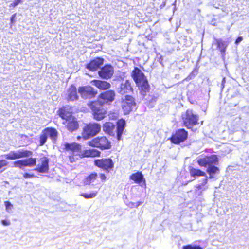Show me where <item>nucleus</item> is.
I'll list each match as a JSON object with an SVG mask.
<instances>
[{
	"label": "nucleus",
	"instance_id": "423d86ee",
	"mask_svg": "<svg viewBox=\"0 0 249 249\" xmlns=\"http://www.w3.org/2000/svg\"><path fill=\"white\" fill-rule=\"evenodd\" d=\"M182 118L184 125L188 128L196 124L198 119V117L194 114L192 110L189 109L182 115Z\"/></svg>",
	"mask_w": 249,
	"mask_h": 249
},
{
	"label": "nucleus",
	"instance_id": "cd10ccee",
	"mask_svg": "<svg viewBox=\"0 0 249 249\" xmlns=\"http://www.w3.org/2000/svg\"><path fill=\"white\" fill-rule=\"evenodd\" d=\"M216 43H217L218 47L219 48V49L221 51V52H224L225 51V49L228 45V43L226 42L223 41L221 39H217Z\"/></svg>",
	"mask_w": 249,
	"mask_h": 249
},
{
	"label": "nucleus",
	"instance_id": "393cba45",
	"mask_svg": "<svg viewBox=\"0 0 249 249\" xmlns=\"http://www.w3.org/2000/svg\"><path fill=\"white\" fill-rule=\"evenodd\" d=\"M47 136L52 140L55 139L57 135V131L53 128H47L44 129Z\"/></svg>",
	"mask_w": 249,
	"mask_h": 249
},
{
	"label": "nucleus",
	"instance_id": "dca6fc26",
	"mask_svg": "<svg viewBox=\"0 0 249 249\" xmlns=\"http://www.w3.org/2000/svg\"><path fill=\"white\" fill-rule=\"evenodd\" d=\"M103 62L104 59L103 58L99 57L96 58L88 64L86 66V68L90 71H95L103 65Z\"/></svg>",
	"mask_w": 249,
	"mask_h": 249
},
{
	"label": "nucleus",
	"instance_id": "72a5a7b5",
	"mask_svg": "<svg viewBox=\"0 0 249 249\" xmlns=\"http://www.w3.org/2000/svg\"><path fill=\"white\" fill-rule=\"evenodd\" d=\"M14 166L15 167H18L19 168H22L25 166V163L23 160H20L14 162Z\"/></svg>",
	"mask_w": 249,
	"mask_h": 249
},
{
	"label": "nucleus",
	"instance_id": "f704fd0d",
	"mask_svg": "<svg viewBox=\"0 0 249 249\" xmlns=\"http://www.w3.org/2000/svg\"><path fill=\"white\" fill-rule=\"evenodd\" d=\"M5 205L7 212L10 213L13 208V205L9 201H5Z\"/></svg>",
	"mask_w": 249,
	"mask_h": 249
},
{
	"label": "nucleus",
	"instance_id": "ddd939ff",
	"mask_svg": "<svg viewBox=\"0 0 249 249\" xmlns=\"http://www.w3.org/2000/svg\"><path fill=\"white\" fill-rule=\"evenodd\" d=\"M197 163L200 166L206 167L207 166H213V164H217L218 158L215 155H212L209 157H205L203 158L199 159Z\"/></svg>",
	"mask_w": 249,
	"mask_h": 249
},
{
	"label": "nucleus",
	"instance_id": "7c9ffc66",
	"mask_svg": "<svg viewBox=\"0 0 249 249\" xmlns=\"http://www.w3.org/2000/svg\"><path fill=\"white\" fill-rule=\"evenodd\" d=\"M48 137V136L44 130L40 136V145L41 146L45 144V143L46 142Z\"/></svg>",
	"mask_w": 249,
	"mask_h": 249
},
{
	"label": "nucleus",
	"instance_id": "1a4fd4ad",
	"mask_svg": "<svg viewBox=\"0 0 249 249\" xmlns=\"http://www.w3.org/2000/svg\"><path fill=\"white\" fill-rule=\"evenodd\" d=\"M188 132L184 129L177 130L170 138V140L174 144H179L183 142L187 138Z\"/></svg>",
	"mask_w": 249,
	"mask_h": 249
},
{
	"label": "nucleus",
	"instance_id": "58836bf2",
	"mask_svg": "<svg viewBox=\"0 0 249 249\" xmlns=\"http://www.w3.org/2000/svg\"><path fill=\"white\" fill-rule=\"evenodd\" d=\"M1 223L4 226H9L10 225V222L6 220H2Z\"/></svg>",
	"mask_w": 249,
	"mask_h": 249
},
{
	"label": "nucleus",
	"instance_id": "b1692460",
	"mask_svg": "<svg viewBox=\"0 0 249 249\" xmlns=\"http://www.w3.org/2000/svg\"><path fill=\"white\" fill-rule=\"evenodd\" d=\"M65 148L67 150H71L74 152H78L80 150L81 146L76 143H65Z\"/></svg>",
	"mask_w": 249,
	"mask_h": 249
},
{
	"label": "nucleus",
	"instance_id": "37998d69",
	"mask_svg": "<svg viewBox=\"0 0 249 249\" xmlns=\"http://www.w3.org/2000/svg\"><path fill=\"white\" fill-rule=\"evenodd\" d=\"M205 177L206 178L203 179V181H202V184L204 186L205 185V184H207V181H208V179H207V177L206 176Z\"/></svg>",
	"mask_w": 249,
	"mask_h": 249
},
{
	"label": "nucleus",
	"instance_id": "9d476101",
	"mask_svg": "<svg viewBox=\"0 0 249 249\" xmlns=\"http://www.w3.org/2000/svg\"><path fill=\"white\" fill-rule=\"evenodd\" d=\"M79 93L84 99H90L94 97L97 93V91L90 86H84L79 88Z\"/></svg>",
	"mask_w": 249,
	"mask_h": 249
},
{
	"label": "nucleus",
	"instance_id": "7ed1b4c3",
	"mask_svg": "<svg viewBox=\"0 0 249 249\" xmlns=\"http://www.w3.org/2000/svg\"><path fill=\"white\" fill-rule=\"evenodd\" d=\"M87 145L101 150L109 149L111 147L110 142L105 136L97 137L88 142Z\"/></svg>",
	"mask_w": 249,
	"mask_h": 249
},
{
	"label": "nucleus",
	"instance_id": "79ce46f5",
	"mask_svg": "<svg viewBox=\"0 0 249 249\" xmlns=\"http://www.w3.org/2000/svg\"><path fill=\"white\" fill-rule=\"evenodd\" d=\"M204 186H203V185L201 184H198L196 186V188L198 189V190H200V189H203V190H205L206 189V188H203Z\"/></svg>",
	"mask_w": 249,
	"mask_h": 249
},
{
	"label": "nucleus",
	"instance_id": "ea45409f",
	"mask_svg": "<svg viewBox=\"0 0 249 249\" xmlns=\"http://www.w3.org/2000/svg\"><path fill=\"white\" fill-rule=\"evenodd\" d=\"M100 178L102 181H105L106 180L107 177L104 174H100Z\"/></svg>",
	"mask_w": 249,
	"mask_h": 249
},
{
	"label": "nucleus",
	"instance_id": "9b49d317",
	"mask_svg": "<svg viewBox=\"0 0 249 249\" xmlns=\"http://www.w3.org/2000/svg\"><path fill=\"white\" fill-rule=\"evenodd\" d=\"M94 164L97 167L109 172V170L114 166V163L110 158H106L96 160Z\"/></svg>",
	"mask_w": 249,
	"mask_h": 249
},
{
	"label": "nucleus",
	"instance_id": "de8ad7c7",
	"mask_svg": "<svg viewBox=\"0 0 249 249\" xmlns=\"http://www.w3.org/2000/svg\"><path fill=\"white\" fill-rule=\"evenodd\" d=\"M209 175H210L209 178H213V174H209Z\"/></svg>",
	"mask_w": 249,
	"mask_h": 249
},
{
	"label": "nucleus",
	"instance_id": "2eb2a0df",
	"mask_svg": "<svg viewBox=\"0 0 249 249\" xmlns=\"http://www.w3.org/2000/svg\"><path fill=\"white\" fill-rule=\"evenodd\" d=\"M132 90L133 89L131 83L127 80L122 81L117 89V92L122 95L129 93L131 92Z\"/></svg>",
	"mask_w": 249,
	"mask_h": 249
},
{
	"label": "nucleus",
	"instance_id": "c85d7f7f",
	"mask_svg": "<svg viewBox=\"0 0 249 249\" xmlns=\"http://www.w3.org/2000/svg\"><path fill=\"white\" fill-rule=\"evenodd\" d=\"M23 160L25 166L32 167L35 165L36 162V158H30Z\"/></svg>",
	"mask_w": 249,
	"mask_h": 249
},
{
	"label": "nucleus",
	"instance_id": "e433bc0d",
	"mask_svg": "<svg viewBox=\"0 0 249 249\" xmlns=\"http://www.w3.org/2000/svg\"><path fill=\"white\" fill-rule=\"evenodd\" d=\"M20 2H21V0H15L11 4V6L15 7Z\"/></svg>",
	"mask_w": 249,
	"mask_h": 249
},
{
	"label": "nucleus",
	"instance_id": "2f4dec72",
	"mask_svg": "<svg viewBox=\"0 0 249 249\" xmlns=\"http://www.w3.org/2000/svg\"><path fill=\"white\" fill-rule=\"evenodd\" d=\"M97 194V191H92L90 193H82L81 195L84 198L88 199L95 197L96 196Z\"/></svg>",
	"mask_w": 249,
	"mask_h": 249
},
{
	"label": "nucleus",
	"instance_id": "a211bd4d",
	"mask_svg": "<svg viewBox=\"0 0 249 249\" xmlns=\"http://www.w3.org/2000/svg\"><path fill=\"white\" fill-rule=\"evenodd\" d=\"M103 131L110 135H114L116 132V126L111 122H106L103 126Z\"/></svg>",
	"mask_w": 249,
	"mask_h": 249
},
{
	"label": "nucleus",
	"instance_id": "6ab92c4d",
	"mask_svg": "<svg viewBox=\"0 0 249 249\" xmlns=\"http://www.w3.org/2000/svg\"><path fill=\"white\" fill-rule=\"evenodd\" d=\"M93 85L95 86L98 89L101 90H106L110 88L111 85L110 83L107 81L101 80H93L91 81Z\"/></svg>",
	"mask_w": 249,
	"mask_h": 249
},
{
	"label": "nucleus",
	"instance_id": "4c0bfd02",
	"mask_svg": "<svg viewBox=\"0 0 249 249\" xmlns=\"http://www.w3.org/2000/svg\"><path fill=\"white\" fill-rule=\"evenodd\" d=\"M23 177H24V178H33V177H34L35 176H34V174H29V173H25L23 175Z\"/></svg>",
	"mask_w": 249,
	"mask_h": 249
},
{
	"label": "nucleus",
	"instance_id": "49530a36",
	"mask_svg": "<svg viewBox=\"0 0 249 249\" xmlns=\"http://www.w3.org/2000/svg\"><path fill=\"white\" fill-rule=\"evenodd\" d=\"M69 159H70V160H71V162H73V157H71V156H70L69 157Z\"/></svg>",
	"mask_w": 249,
	"mask_h": 249
},
{
	"label": "nucleus",
	"instance_id": "f257e3e1",
	"mask_svg": "<svg viewBox=\"0 0 249 249\" xmlns=\"http://www.w3.org/2000/svg\"><path fill=\"white\" fill-rule=\"evenodd\" d=\"M71 108L68 107H64L59 110V115L62 119L65 120L63 124L68 122L67 127L68 129L72 132L76 130L78 127V124L76 119L71 115Z\"/></svg>",
	"mask_w": 249,
	"mask_h": 249
},
{
	"label": "nucleus",
	"instance_id": "20e7f679",
	"mask_svg": "<svg viewBox=\"0 0 249 249\" xmlns=\"http://www.w3.org/2000/svg\"><path fill=\"white\" fill-rule=\"evenodd\" d=\"M102 101L92 102L90 103L89 107L92 110L94 119L96 120H101L104 118L106 111L103 107Z\"/></svg>",
	"mask_w": 249,
	"mask_h": 249
},
{
	"label": "nucleus",
	"instance_id": "4be33fe9",
	"mask_svg": "<svg viewBox=\"0 0 249 249\" xmlns=\"http://www.w3.org/2000/svg\"><path fill=\"white\" fill-rule=\"evenodd\" d=\"M100 154V151L96 149H92L84 151L82 153V156L84 157H94L96 156H99Z\"/></svg>",
	"mask_w": 249,
	"mask_h": 249
},
{
	"label": "nucleus",
	"instance_id": "f03ea898",
	"mask_svg": "<svg viewBox=\"0 0 249 249\" xmlns=\"http://www.w3.org/2000/svg\"><path fill=\"white\" fill-rule=\"evenodd\" d=\"M131 76L140 90L144 92L149 90V85L148 81L144 74L139 68L137 67L134 68L132 71Z\"/></svg>",
	"mask_w": 249,
	"mask_h": 249
},
{
	"label": "nucleus",
	"instance_id": "a18cd8bd",
	"mask_svg": "<svg viewBox=\"0 0 249 249\" xmlns=\"http://www.w3.org/2000/svg\"><path fill=\"white\" fill-rule=\"evenodd\" d=\"M225 83V78H223V80H222V88L224 87V84Z\"/></svg>",
	"mask_w": 249,
	"mask_h": 249
},
{
	"label": "nucleus",
	"instance_id": "f8f14e48",
	"mask_svg": "<svg viewBox=\"0 0 249 249\" xmlns=\"http://www.w3.org/2000/svg\"><path fill=\"white\" fill-rule=\"evenodd\" d=\"M34 170L41 173H47L49 170V159L46 157L40 158Z\"/></svg>",
	"mask_w": 249,
	"mask_h": 249
},
{
	"label": "nucleus",
	"instance_id": "473e14b6",
	"mask_svg": "<svg viewBox=\"0 0 249 249\" xmlns=\"http://www.w3.org/2000/svg\"><path fill=\"white\" fill-rule=\"evenodd\" d=\"M8 162L5 160H0V173L2 172L5 169V167L8 165Z\"/></svg>",
	"mask_w": 249,
	"mask_h": 249
},
{
	"label": "nucleus",
	"instance_id": "f3484780",
	"mask_svg": "<svg viewBox=\"0 0 249 249\" xmlns=\"http://www.w3.org/2000/svg\"><path fill=\"white\" fill-rule=\"evenodd\" d=\"M115 93L114 91L110 90L102 93L100 95V99L106 102H111L114 100Z\"/></svg>",
	"mask_w": 249,
	"mask_h": 249
},
{
	"label": "nucleus",
	"instance_id": "09e8293b",
	"mask_svg": "<svg viewBox=\"0 0 249 249\" xmlns=\"http://www.w3.org/2000/svg\"><path fill=\"white\" fill-rule=\"evenodd\" d=\"M141 203L140 202H139L138 204L137 205V206H138L140 205Z\"/></svg>",
	"mask_w": 249,
	"mask_h": 249
},
{
	"label": "nucleus",
	"instance_id": "5701e85b",
	"mask_svg": "<svg viewBox=\"0 0 249 249\" xmlns=\"http://www.w3.org/2000/svg\"><path fill=\"white\" fill-rule=\"evenodd\" d=\"M130 179L134 180L136 183H140L142 181L144 180L143 176L140 172L132 174L130 177Z\"/></svg>",
	"mask_w": 249,
	"mask_h": 249
},
{
	"label": "nucleus",
	"instance_id": "412c9836",
	"mask_svg": "<svg viewBox=\"0 0 249 249\" xmlns=\"http://www.w3.org/2000/svg\"><path fill=\"white\" fill-rule=\"evenodd\" d=\"M67 94V99L68 101H74L77 100L78 98L76 88L73 85H71L69 89Z\"/></svg>",
	"mask_w": 249,
	"mask_h": 249
},
{
	"label": "nucleus",
	"instance_id": "a878e982",
	"mask_svg": "<svg viewBox=\"0 0 249 249\" xmlns=\"http://www.w3.org/2000/svg\"><path fill=\"white\" fill-rule=\"evenodd\" d=\"M190 175L192 177H198V176H203L206 177V174L205 172L201 171L199 169H196L195 168H192L190 170Z\"/></svg>",
	"mask_w": 249,
	"mask_h": 249
},
{
	"label": "nucleus",
	"instance_id": "6e6552de",
	"mask_svg": "<svg viewBox=\"0 0 249 249\" xmlns=\"http://www.w3.org/2000/svg\"><path fill=\"white\" fill-rule=\"evenodd\" d=\"M122 107L125 114L129 113L135 107L136 103L134 98L130 95H126L122 98Z\"/></svg>",
	"mask_w": 249,
	"mask_h": 249
},
{
	"label": "nucleus",
	"instance_id": "c756f323",
	"mask_svg": "<svg viewBox=\"0 0 249 249\" xmlns=\"http://www.w3.org/2000/svg\"><path fill=\"white\" fill-rule=\"evenodd\" d=\"M207 172L209 174L214 175L218 173L219 172V168L215 166H210L207 169Z\"/></svg>",
	"mask_w": 249,
	"mask_h": 249
},
{
	"label": "nucleus",
	"instance_id": "a19ab883",
	"mask_svg": "<svg viewBox=\"0 0 249 249\" xmlns=\"http://www.w3.org/2000/svg\"><path fill=\"white\" fill-rule=\"evenodd\" d=\"M243 40V37H241V36H240V37H238L236 41H235V43L236 44H238L239 42H240L242 40Z\"/></svg>",
	"mask_w": 249,
	"mask_h": 249
},
{
	"label": "nucleus",
	"instance_id": "aec40b11",
	"mask_svg": "<svg viewBox=\"0 0 249 249\" xmlns=\"http://www.w3.org/2000/svg\"><path fill=\"white\" fill-rule=\"evenodd\" d=\"M125 122L124 120L120 119L117 122V126L116 128L117 137L118 140H121L122 135L125 127Z\"/></svg>",
	"mask_w": 249,
	"mask_h": 249
},
{
	"label": "nucleus",
	"instance_id": "4468645a",
	"mask_svg": "<svg viewBox=\"0 0 249 249\" xmlns=\"http://www.w3.org/2000/svg\"><path fill=\"white\" fill-rule=\"evenodd\" d=\"M98 73L101 78L108 79L113 75L114 69L111 65H106L99 71Z\"/></svg>",
	"mask_w": 249,
	"mask_h": 249
},
{
	"label": "nucleus",
	"instance_id": "0eeeda50",
	"mask_svg": "<svg viewBox=\"0 0 249 249\" xmlns=\"http://www.w3.org/2000/svg\"><path fill=\"white\" fill-rule=\"evenodd\" d=\"M33 153L31 151L19 149L17 151H11L9 153L5 154L4 157L7 160H13L22 158H27L31 156Z\"/></svg>",
	"mask_w": 249,
	"mask_h": 249
},
{
	"label": "nucleus",
	"instance_id": "39448f33",
	"mask_svg": "<svg viewBox=\"0 0 249 249\" xmlns=\"http://www.w3.org/2000/svg\"><path fill=\"white\" fill-rule=\"evenodd\" d=\"M101 130V125L96 123H89L83 128L82 134L84 140H87L97 134Z\"/></svg>",
	"mask_w": 249,
	"mask_h": 249
},
{
	"label": "nucleus",
	"instance_id": "c9c22d12",
	"mask_svg": "<svg viewBox=\"0 0 249 249\" xmlns=\"http://www.w3.org/2000/svg\"><path fill=\"white\" fill-rule=\"evenodd\" d=\"M183 249H202V248L199 246H193L191 245H187L184 246Z\"/></svg>",
	"mask_w": 249,
	"mask_h": 249
},
{
	"label": "nucleus",
	"instance_id": "bb28decb",
	"mask_svg": "<svg viewBox=\"0 0 249 249\" xmlns=\"http://www.w3.org/2000/svg\"><path fill=\"white\" fill-rule=\"evenodd\" d=\"M97 177V174L96 173H93L90 174L87 177L85 180L86 184H90L93 183Z\"/></svg>",
	"mask_w": 249,
	"mask_h": 249
},
{
	"label": "nucleus",
	"instance_id": "c03bdc74",
	"mask_svg": "<svg viewBox=\"0 0 249 249\" xmlns=\"http://www.w3.org/2000/svg\"><path fill=\"white\" fill-rule=\"evenodd\" d=\"M15 17V14L13 15L11 18V21L12 23L14 22V19Z\"/></svg>",
	"mask_w": 249,
	"mask_h": 249
}]
</instances>
